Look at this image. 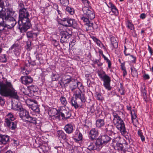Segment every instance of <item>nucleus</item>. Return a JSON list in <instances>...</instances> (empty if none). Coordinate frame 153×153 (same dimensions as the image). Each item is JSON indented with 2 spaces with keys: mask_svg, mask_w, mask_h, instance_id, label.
<instances>
[{
  "mask_svg": "<svg viewBox=\"0 0 153 153\" xmlns=\"http://www.w3.org/2000/svg\"><path fill=\"white\" fill-rule=\"evenodd\" d=\"M77 87L78 89L74 91V96L75 99L72 98L71 100V105L76 109L82 106V103L86 101L84 94L81 91V90L84 88L82 83L80 82H77Z\"/></svg>",
  "mask_w": 153,
  "mask_h": 153,
  "instance_id": "1",
  "label": "nucleus"
},
{
  "mask_svg": "<svg viewBox=\"0 0 153 153\" xmlns=\"http://www.w3.org/2000/svg\"><path fill=\"white\" fill-rule=\"evenodd\" d=\"M29 16V14L26 9L19 11V20L18 23V28L21 33L25 32L31 26Z\"/></svg>",
  "mask_w": 153,
  "mask_h": 153,
  "instance_id": "2",
  "label": "nucleus"
},
{
  "mask_svg": "<svg viewBox=\"0 0 153 153\" xmlns=\"http://www.w3.org/2000/svg\"><path fill=\"white\" fill-rule=\"evenodd\" d=\"M0 94L5 97L9 96L18 100L17 92L13 88L11 83L7 81H0Z\"/></svg>",
  "mask_w": 153,
  "mask_h": 153,
  "instance_id": "3",
  "label": "nucleus"
},
{
  "mask_svg": "<svg viewBox=\"0 0 153 153\" xmlns=\"http://www.w3.org/2000/svg\"><path fill=\"white\" fill-rule=\"evenodd\" d=\"M15 11L11 8L7 9V14L3 17L0 18V22H4L5 25L8 29L13 27L16 23V21L13 17Z\"/></svg>",
  "mask_w": 153,
  "mask_h": 153,
  "instance_id": "4",
  "label": "nucleus"
},
{
  "mask_svg": "<svg viewBox=\"0 0 153 153\" xmlns=\"http://www.w3.org/2000/svg\"><path fill=\"white\" fill-rule=\"evenodd\" d=\"M113 116V123L117 128L120 130L122 134L124 135L127 134L123 120L116 113L114 114Z\"/></svg>",
  "mask_w": 153,
  "mask_h": 153,
  "instance_id": "5",
  "label": "nucleus"
},
{
  "mask_svg": "<svg viewBox=\"0 0 153 153\" xmlns=\"http://www.w3.org/2000/svg\"><path fill=\"white\" fill-rule=\"evenodd\" d=\"M83 16L81 18L82 20L84 22H89V20L93 19L95 15L93 9L91 7H83L82 8Z\"/></svg>",
  "mask_w": 153,
  "mask_h": 153,
  "instance_id": "6",
  "label": "nucleus"
},
{
  "mask_svg": "<svg viewBox=\"0 0 153 153\" xmlns=\"http://www.w3.org/2000/svg\"><path fill=\"white\" fill-rule=\"evenodd\" d=\"M19 114L20 117L23 120L27 121L31 123L36 124V118L30 116L28 112L26 110L23 109Z\"/></svg>",
  "mask_w": 153,
  "mask_h": 153,
  "instance_id": "7",
  "label": "nucleus"
},
{
  "mask_svg": "<svg viewBox=\"0 0 153 153\" xmlns=\"http://www.w3.org/2000/svg\"><path fill=\"white\" fill-rule=\"evenodd\" d=\"M60 32L61 36V42L62 43L66 42L69 38L71 34V32L70 31L69 29H67L66 30H61Z\"/></svg>",
  "mask_w": 153,
  "mask_h": 153,
  "instance_id": "8",
  "label": "nucleus"
},
{
  "mask_svg": "<svg viewBox=\"0 0 153 153\" xmlns=\"http://www.w3.org/2000/svg\"><path fill=\"white\" fill-rule=\"evenodd\" d=\"M102 142L100 140H97L94 143H88L87 145L88 146V149L90 150H96L99 151L101 148Z\"/></svg>",
  "mask_w": 153,
  "mask_h": 153,
  "instance_id": "9",
  "label": "nucleus"
},
{
  "mask_svg": "<svg viewBox=\"0 0 153 153\" xmlns=\"http://www.w3.org/2000/svg\"><path fill=\"white\" fill-rule=\"evenodd\" d=\"M48 114L52 119L58 120H60L59 111H57L56 109H51L49 111Z\"/></svg>",
  "mask_w": 153,
  "mask_h": 153,
  "instance_id": "10",
  "label": "nucleus"
},
{
  "mask_svg": "<svg viewBox=\"0 0 153 153\" xmlns=\"http://www.w3.org/2000/svg\"><path fill=\"white\" fill-rule=\"evenodd\" d=\"M103 79L104 82L103 85L104 87L108 90H110L111 88L110 86V78L108 76L105 74V76L103 77Z\"/></svg>",
  "mask_w": 153,
  "mask_h": 153,
  "instance_id": "11",
  "label": "nucleus"
},
{
  "mask_svg": "<svg viewBox=\"0 0 153 153\" xmlns=\"http://www.w3.org/2000/svg\"><path fill=\"white\" fill-rule=\"evenodd\" d=\"M21 82L22 84L28 85L31 83L33 81V78L29 76H24L21 77Z\"/></svg>",
  "mask_w": 153,
  "mask_h": 153,
  "instance_id": "12",
  "label": "nucleus"
},
{
  "mask_svg": "<svg viewBox=\"0 0 153 153\" xmlns=\"http://www.w3.org/2000/svg\"><path fill=\"white\" fill-rule=\"evenodd\" d=\"M60 118L62 117V119H67L69 118L71 115V112L66 109H64L61 111H59Z\"/></svg>",
  "mask_w": 153,
  "mask_h": 153,
  "instance_id": "13",
  "label": "nucleus"
},
{
  "mask_svg": "<svg viewBox=\"0 0 153 153\" xmlns=\"http://www.w3.org/2000/svg\"><path fill=\"white\" fill-rule=\"evenodd\" d=\"M5 122L7 126L12 130L14 129L16 127V122H13L12 121H9L8 119H5Z\"/></svg>",
  "mask_w": 153,
  "mask_h": 153,
  "instance_id": "14",
  "label": "nucleus"
},
{
  "mask_svg": "<svg viewBox=\"0 0 153 153\" xmlns=\"http://www.w3.org/2000/svg\"><path fill=\"white\" fill-rule=\"evenodd\" d=\"M63 25L65 26L75 27L77 25L76 21L74 19H68L67 20V24H63Z\"/></svg>",
  "mask_w": 153,
  "mask_h": 153,
  "instance_id": "15",
  "label": "nucleus"
},
{
  "mask_svg": "<svg viewBox=\"0 0 153 153\" xmlns=\"http://www.w3.org/2000/svg\"><path fill=\"white\" fill-rule=\"evenodd\" d=\"M98 134V130L94 128H92L90 131L89 137L92 140H93L97 137Z\"/></svg>",
  "mask_w": 153,
  "mask_h": 153,
  "instance_id": "16",
  "label": "nucleus"
},
{
  "mask_svg": "<svg viewBox=\"0 0 153 153\" xmlns=\"http://www.w3.org/2000/svg\"><path fill=\"white\" fill-rule=\"evenodd\" d=\"M9 137L7 135L0 134V144H5L9 140Z\"/></svg>",
  "mask_w": 153,
  "mask_h": 153,
  "instance_id": "17",
  "label": "nucleus"
},
{
  "mask_svg": "<svg viewBox=\"0 0 153 153\" xmlns=\"http://www.w3.org/2000/svg\"><path fill=\"white\" fill-rule=\"evenodd\" d=\"M64 129L67 133L70 134L73 132V127L72 124H68L65 126Z\"/></svg>",
  "mask_w": 153,
  "mask_h": 153,
  "instance_id": "18",
  "label": "nucleus"
},
{
  "mask_svg": "<svg viewBox=\"0 0 153 153\" xmlns=\"http://www.w3.org/2000/svg\"><path fill=\"white\" fill-rule=\"evenodd\" d=\"M30 108L36 112H38L39 111V107L36 101H35L34 102L30 105Z\"/></svg>",
  "mask_w": 153,
  "mask_h": 153,
  "instance_id": "19",
  "label": "nucleus"
},
{
  "mask_svg": "<svg viewBox=\"0 0 153 153\" xmlns=\"http://www.w3.org/2000/svg\"><path fill=\"white\" fill-rule=\"evenodd\" d=\"M12 108L15 110L18 111L20 112L23 109L20 103L17 104H13L12 105Z\"/></svg>",
  "mask_w": 153,
  "mask_h": 153,
  "instance_id": "20",
  "label": "nucleus"
},
{
  "mask_svg": "<svg viewBox=\"0 0 153 153\" xmlns=\"http://www.w3.org/2000/svg\"><path fill=\"white\" fill-rule=\"evenodd\" d=\"M71 77L68 75H65L63 76L62 79V81L64 84L69 83L71 81Z\"/></svg>",
  "mask_w": 153,
  "mask_h": 153,
  "instance_id": "21",
  "label": "nucleus"
},
{
  "mask_svg": "<svg viewBox=\"0 0 153 153\" xmlns=\"http://www.w3.org/2000/svg\"><path fill=\"white\" fill-rule=\"evenodd\" d=\"M104 120L100 119H98L96 121V125L97 127L100 128L104 126Z\"/></svg>",
  "mask_w": 153,
  "mask_h": 153,
  "instance_id": "22",
  "label": "nucleus"
},
{
  "mask_svg": "<svg viewBox=\"0 0 153 153\" xmlns=\"http://www.w3.org/2000/svg\"><path fill=\"white\" fill-rule=\"evenodd\" d=\"M111 138L107 135H104L102 136V139L100 140L102 143H106L109 141Z\"/></svg>",
  "mask_w": 153,
  "mask_h": 153,
  "instance_id": "23",
  "label": "nucleus"
},
{
  "mask_svg": "<svg viewBox=\"0 0 153 153\" xmlns=\"http://www.w3.org/2000/svg\"><path fill=\"white\" fill-rule=\"evenodd\" d=\"M106 129L107 131L110 132L111 133L115 134L114 133V126L111 124H109L108 125L106 126Z\"/></svg>",
  "mask_w": 153,
  "mask_h": 153,
  "instance_id": "24",
  "label": "nucleus"
},
{
  "mask_svg": "<svg viewBox=\"0 0 153 153\" xmlns=\"http://www.w3.org/2000/svg\"><path fill=\"white\" fill-rule=\"evenodd\" d=\"M114 149L118 151H122L123 150L124 147L122 144L119 143H117L116 146H115Z\"/></svg>",
  "mask_w": 153,
  "mask_h": 153,
  "instance_id": "25",
  "label": "nucleus"
},
{
  "mask_svg": "<svg viewBox=\"0 0 153 153\" xmlns=\"http://www.w3.org/2000/svg\"><path fill=\"white\" fill-rule=\"evenodd\" d=\"M111 41L113 47L114 48H116L118 47V43L115 39V38L113 37L111 38Z\"/></svg>",
  "mask_w": 153,
  "mask_h": 153,
  "instance_id": "26",
  "label": "nucleus"
},
{
  "mask_svg": "<svg viewBox=\"0 0 153 153\" xmlns=\"http://www.w3.org/2000/svg\"><path fill=\"white\" fill-rule=\"evenodd\" d=\"M58 134L59 137H61L63 139L66 140V134L62 131H59L58 132Z\"/></svg>",
  "mask_w": 153,
  "mask_h": 153,
  "instance_id": "27",
  "label": "nucleus"
},
{
  "mask_svg": "<svg viewBox=\"0 0 153 153\" xmlns=\"http://www.w3.org/2000/svg\"><path fill=\"white\" fill-rule=\"evenodd\" d=\"M131 73L132 75L134 77H137L138 76V73L136 69L134 68L133 67H131Z\"/></svg>",
  "mask_w": 153,
  "mask_h": 153,
  "instance_id": "28",
  "label": "nucleus"
},
{
  "mask_svg": "<svg viewBox=\"0 0 153 153\" xmlns=\"http://www.w3.org/2000/svg\"><path fill=\"white\" fill-rule=\"evenodd\" d=\"M60 100L61 104L64 106H65L67 104V102L65 98L64 97H61L60 98Z\"/></svg>",
  "mask_w": 153,
  "mask_h": 153,
  "instance_id": "29",
  "label": "nucleus"
},
{
  "mask_svg": "<svg viewBox=\"0 0 153 153\" xmlns=\"http://www.w3.org/2000/svg\"><path fill=\"white\" fill-rule=\"evenodd\" d=\"M72 84H71V90L72 91L75 90L76 88H77V82L76 80H74V82L72 81Z\"/></svg>",
  "mask_w": 153,
  "mask_h": 153,
  "instance_id": "30",
  "label": "nucleus"
},
{
  "mask_svg": "<svg viewBox=\"0 0 153 153\" xmlns=\"http://www.w3.org/2000/svg\"><path fill=\"white\" fill-rule=\"evenodd\" d=\"M66 11L71 15L73 14L74 13V9L71 7H67L65 9Z\"/></svg>",
  "mask_w": 153,
  "mask_h": 153,
  "instance_id": "31",
  "label": "nucleus"
},
{
  "mask_svg": "<svg viewBox=\"0 0 153 153\" xmlns=\"http://www.w3.org/2000/svg\"><path fill=\"white\" fill-rule=\"evenodd\" d=\"M82 2L84 5V7H87L88 8L91 7L90 3L88 0H82Z\"/></svg>",
  "mask_w": 153,
  "mask_h": 153,
  "instance_id": "32",
  "label": "nucleus"
},
{
  "mask_svg": "<svg viewBox=\"0 0 153 153\" xmlns=\"http://www.w3.org/2000/svg\"><path fill=\"white\" fill-rule=\"evenodd\" d=\"M7 14V11L4 10L3 8L0 6V18L3 17Z\"/></svg>",
  "mask_w": 153,
  "mask_h": 153,
  "instance_id": "33",
  "label": "nucleus"
},
{
  "mask_svg": "<svg viewBox=\"0 0 153 153\" xmlns=\"http://www.w3.org/2000/svg\"><path fill=\"white\" fill-rule=\"evenodd\" d=\"M21 73L23 74L27 75L29 73L30 71L27 70V69L26 67H25L21 69Z\"/></svg>",
  "mask_w": 153,
  "mask_h": 153,
  "instance_id": "34",
  "label": "nucleus"
},
{
  "mask_svg": "<svg viewBox=\"0 0 153 153\" xmlns=\"http://www.w3.org/2000/svg\"><path fill=\"white\" fill-rule=\"evenodd\" d=\"M5 119H8L9 121H13L15 119V118L12 114L10 113L7 114V118Z\"/></svg>",
  "mask_w": 153,
  "mask_h": 153,
  "instance_id": "35",
  "label": "nucleus"
},
{
  "mask_svg": "<svg viewBox=\"0 0 153 153\" xmlns=\"http://www.w3.org/2000/svg\"><path fill=\"white\" fill-rule=\"evenodd\" d=\"M7 1L6 0H0V6L4 9V7L7 5Z\"/></svg>",
  "mask_w": 153,
  "mask_h": 153,
  "instance_id": "36",
  "label": "nucleus"
},
{
  "mask_svg": "<svg viewBox=\"0 0 153 153\" xmlns=\"http://www.w3.org/2000/svg\"><path fill=\"white\" fill-rule=\"evenodd\" d=\"M34 35L37 36V34L35 33H34L31 31H28L27 33V37L28 38H33Z\"/></svg>",
  "mask_w": 153,
  "mask_h": 153,
  "instance_id": "37",
  "label": "nucleus"
},
{
  "mask_svg": "<svg viewBox=\"0 0 153 153\" xmlns=\"http://www.w3.org/2000/svg\"><path fill=\"white\" fill-rule=\"evenodd\" d=\"M60 3L63 5L66 6L69 4L68 0H60Z\"/></svg>",
  "mask_w": 153,
  "mask_h": 153,
  "instance_id": "38",
  "label": "nucleus"
},
{
  "mask_svg": "<svg viewBox=\"0 0 153 153\" xmlns=\"http://www.w3.org/2000/svg\"><path fill=\"white\" fill-rule=\"evenodd\" d=\"M19 11L23 10L24 9H26L25 8L24 4L22 3H20L18 7Z\"/></svg>",
  "mask_w": 153,
  "mask_h": 153,
  "instance_id": "39",
  "label": "nucleus"
},
{
  "mask_svg": "<svg viewBox=\"0 0 153 153\" xmlns=\"http://www.w3.org/2000/svg\"><path fill=\"white\" fill-rule=\"evenodd\" d=\"M131 120L137 119L136 114L134 113V111H132L131 112Z\"/></svg>",
  "mask_w": 153,
  "mask_h": 153,
  "instance_id": "40",
  "label": "nucleus"
},
{
  "mask_svg": "<svg viewBox=\"0 0 153 153\" xmlns=\"http://www.w3.org/2000/svg\"><path fill=\"white\" fill-rule=\"evenodd\" d=\"M4 25L5 23L4 22H2V23L0 22V31L3 30L4 28L7 27Z\"/></svg>",
  "mask_w": 153,
  "mask_h": 153,
  "instance_id": "41",
  "label": "nucleus"
},
{
  "mask_svg": "<svg viewBox=\"0 0 153 153\" xmlns=\"http://www.w3.org/2000/svg\"><path fill=\"white\" fill-rule=\"evenodd\" d=\"M93 40L95 42H96L98 45L100 47H101V45L102 43L99 40L95 38H94L93 39Z\"/></svg>",
  "mask_w": 153,
  "mask_h": 153,
  "instance_id": "42",
  "label": "nucleus"
},
{
  "mask_svg": "<svg viewBox=\"0 0 153 153\" xmlns=\"http://www.w3.org/2000/svg\"><path fill=\"white\" fill-rule=\"evenodd\" d=\"M38 88L36 86L33 85L30 87V90L33 92H36L37 91Z\"/></svg>",
  "mask_w": 153,
  "mask_h": 153,
  "instance_id": "43",
  "label": "nucleus"
},
{
  "mask_svg": "<svg viewBox=\"0 0 153 153\" xmlns=\"http://www.w3.org/2000/svg\"><path fill=\"white\" fill-rule=\"evenodd\" d=\"M127 27L130 29L133 30L134 29L133 25L130 22H128L127 24Z\"/></svg>",
  "mask_w": 153,
  "mask_h": 153,
  "instance_id": "44",
  "label": "nucleus"
},
{
  "mask_svg": "<svg viewBox=\"0 0 153 153\" xmlns=\"http://www.w3.org/2000/svg\"><path fill=\"white\" fill-rule=\"evenodd\" d=\"M132 123H133L134 125L135 126H136L138 124V122L137 118L132 120Z\"/></svg>",
  "mask_w": 153,
  "mask_h": 153,
  "instance_id": "45",
  "label": "nucleus"
},
{
  "mask_svg": "<svg viewBox=\"0 0 153 153\" xmlns=\"http://www.w3.org/2000/svg\"><path fill=\"white\" fill-rule=\"evenodd\" d=\"M99 53L100 55H101L102 56L105 60H106L108 59V58L103 54V52L102 50H99Z\"/></svg>",
  "mask_w": 153,
  "mask_h": 153,
  "instance_id": "46",
  "label": "nucleus"
},
{
  "mask_svg": "<svg viewBox=\"0 0 153 153\" xmlns=\"http://www.w3.org/2000/svg\"><path fill=\"white\" fill-rule=\"evenodd\" d=\"M97 99L99 100H102V97L101 95L100 94H97Z\"/></svg>",
  "mask_w": 153,
  "mask_h": 153,
  "instance_id": "47",
  "label": "nucleus"
},
{
  "mask_svg": "<svg viewBox=\"0 0 153 153\" xmlns=\"http://www.w3.org/2000/svg\"><path fill=\"white\" fill-rule=\"evenodd\" d=\"M27 49L29 50H30L31 49V42H27Z\"/></svg>",
  "mask_w": 153,
  "mask_h": 153,
  "instance_id": "48",
  "label": "nucleus"
},
{
  "mask_svg": "<svg viewBox=\"0 0 153 153\" xmlns=\"http://www.w3.org/2000/svg\"><path fill=\"white\" fill-rule=\"evenodd\" d=\"M112 12L115 14L117 15L118 13V10L116 8L112 9L111 10Z\"/></svg>",
  "mask_w": 153,
  "mask_h": 153,
  "instance_id": "49",
  "label": "nucleus"
},
{
  "mask_svg": "<svg viewBox=\"0 0 153 153\" xmlns=\"http://www.w3.org/2000/svg\"><path fill=\"white\" fill-rule=\"evenodd\" d=\"M1 61L3 62H5L7 61V59L6 56L4 55H3L2 57V59H1Z\"/></svg>",
  "mask_w": 153,
  "mask_h": 153,
  "instance_id": "50",
  "label": "nucleus"
},
{
  "mask_svg": "<svg viewBox=\"0 0 153 153\" xmlns=\"http://www.w3.org/2000/svg\"><path fill=\"white\" fill-rule=\"evenodd\" d=\"M106 60L107 61V62L108 63V67L109 68H110L111 66V63L110 61L108 59Z\"/></svg>",
  "mask_w": 153,
  "mask_h": 153,
  "instance_id": "51",
  "label": "nucleus"
},
{
  "mask_svg": "<svg viewBox=\"0 0 153 153\" xmlns=\"http://www.w3.org/2000/svg\"><path fill=\"white\" fill-rule=\"evenodd\" d=\"M86 24L87 26H88V27H92L93 24V23H91L90 22V21H89V22H86Z\"/></svg>",
  "mask_w": 153,
  "mask_h": 153,
  "instance_id": "52",
  "label": "nucleus"
},
{
  "mask_svg": "<svg viewBox=\"0 0 153 153\" xmlns=\"http://www.w3.org/2000/svg\"><path fill=\"white\" fill-rule=\"evenodd\" d=\"M78 140H82V135L81 133H79L78 135Z\"/></svg>",
  "mask_w": 153,
  "mask_h": 153,
  "instance_id": "53",
  "label": "nucleus"
},
{
  "mask_svg": "<svg viewBox=\"0 0 153 153\" xmlns=\"http://www.w3.org/2000/svg\"><path fill=\"white\" fill-rule=\"evenodd\" d=\"M146 17V15L144 13H142L141 14L140 16V18L142 19H144Z\"/></svg>",
  "mask_w": 153,
  "mask_h": 153,
  "instance_id": "54",
  "label": "nucleus"
},
{
  "mask_svg": "<svg viewBox=\"0 0 153 153\" xmlns=\"http://www.w3.org/2000/svg\"><path fill=\"white\" fill-rule=\"evenodd\" d=\"M143 77L145 79H149V76L147 74H145Z\"/></svg>",
  "mask_w": 153,
  "mask_h": 153,
  "instance_id": "55",
  "label": "nucleus"
},
{
  "mask_svg": "<svg viewBox=\"0 0 153 153\" xmlns=\"http://www.w3.org/2000/svg\"><path fill=\"white\" fill-rule=\"evenodd\" d=\"M138 135L140 137V136L143 135V133L141 132V131L140 130H139L138 131Z\"/></svg>",
  "mask_w": 153,
  "mask_h": 153,
  "instance_id": "56",
  "label": "nucleus"
},
{
  "mask_svg": "<svg viewBox=\"0 0 153 153\" xmlns=\"http://www.w3.org/2000/svg\"><path fill=\"white\" fill-rule=\"evenodd\" d=\"M148 50H149V52L150 53V54H152V53H153L152 50V49L151 48V47L149 45L148 46Z\"/></svg>",
  "mask_w": 153,
  "mask_h": 153,
  "instance_id": "57",
  "label": "nucleus"
},
{
  "mask_svg": "<svg viewBox=\"0 0 153 153\" xmlns=\"http://www.w3.org/2000/svg\"><path fill=\"white\" fill-rule=\"evenodd\" d=\"M110 5L111 7V10H112V9H115L116 8V7L114 5L111 4H110Z\"/></svg>",
  "mask_w": 153,
  "mask_h": 153,
  "instance_id": "58",
  "label": "nucleus"
},
{
  "mask_svg": "<svg viewBox=\"0 0 153 153\" xmlns=\"http://www.w3.org/2000/svg\"><path fill=\"white\" fill-rule=\"evenodd\" d=\"M123 89L121 88V89H119V91L120 92L121 95H123L124 94V92H123Z\"/></svg>",
  "mask_w": 153,
  "mask_h": 153,
  "instance_id": "59",
  "label": "nucleus"
},
{
  "mask_svg": "<svg viewBox=\"0 0 153 153\" xmlns=\"http://www.w3.org/2000/svg\"><path fill=\"white\" fill-rule=\"evenodd\" d=\"M98 75L99 77L102 79H103V77L105 76V74L103 75L99 73Z\"/></svg>",
  "mask_w": 153,
  "mask_h": 153,
  "instance_id": "60",
  "label": "nucleus"
},
{
  "mask_svg": "<svg viewBox=\"0 0 153 153\" xmlns=\"http://www.w3.org/2000/svg\"><path fill=\"white\" fill-rule=\"evenodd\" d=\"M68 19H66V18H65V19H63L62 20V23L63 25V24L65 23V22L66 21V22H67V20Z\"/></svg>",
  "mask_w": 153,
  "mask_h": 153,
  "instance_id": "61",
  "label": "nucleus"
},
{
  "mask_svg": "<svg viewBox=\"0 0 153 153\" xmlns=\"http://www.w3.org/2000/svg\"><path fill=\"white\" fill-rule=\"evenodd\" d=\"M57 76V75H56V74L54 75L52 78V79L53 80H54V79L55 80H58V77H55L54 78V77H55V76Z\"/></svg>",
  "mask_w": 153,
  "mask_h": 153,
  "instance_id": "62",
  "label": "nucleus"
},
{
  "mask_svg": "<svg viewBox=\"0 0 153 153\" xmlns=\"http://www.w3.org/2000/svg\"><path fill=\"white\" fill-rule=\"evenodd\" d=\"M121 67L122 69L123 70V71L126 70V68L124 65L122 64L121 65Z\"/></svg>",
  "mask_w": 153,
  "mask_h": 153,
  "instance_id": "63",
  "label": "nucleus"
},
{
  "mask_svg": "<svg viewBox=\"0 0 153 153\" xmlns=\"http://www.w3.org/2000/svg\"><path fill=\"white\" fill-rule=\"evenodd\" d=\"M142 141H144L145 140V137L143 135L140 137Z\"/></svg>",
  "mask_w": 153,
  "mask_h": 153,
  "instance_id": "64",
  "label": "nucleus"
}]
</instances>
